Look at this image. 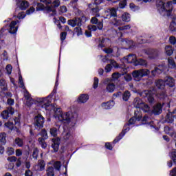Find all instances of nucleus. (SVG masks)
Instances as JSON below:
<instances>
[{"mask_svg": "<svg viewBox=\"0 0 176 176\" xmlns=\"http://www.w3.org/2000/svg\"><path fill=\"white\" fill-rule=\"evenodd\" d=\"M88 30L89 31H97V26L94 25H88Z\"/></svg>", "mask_w": 176, "mask_h": 176, "instance_id": "0e129e2a", "label": "nucleus"}, {"mask_svg": "<svg viewBox=\"0 0 176 176\" xmlns=\"http://www.w3.org/2000/svg\"><path fill=\"white\" fill-rule=\"evenodd\" d=\"M25 18V13H24V12H21L17 15V19H19V20H21Z\"/></svg>", "mask_w": 176, "mask_h": 176, "instance_id": "13d9d810", "label": "nucleus"}, {"mask_svg": "<svg viewBox=\"0 0 176 176\" xmlns=\"http://www.w3.org/2000/svg\"><path fill=\"white\" fill-rule=\"evenodd\" d=\"M7 155H8V156H12V155H14V148H13V147H8L7 148Z\"/></svg>", "mask_w": 176, "mask_h": 176, "instance_id": "603ef678", "label": "nucleus"}, {"mask_svg": "<svg viewBox=\"0 0 176 176\" xmlns=\"http://www.w3.org/2000/svg\"><path fill=\"white\" fill-rule=\"evenodd\" d=\"M60 3V0H54L52 3H50V6L48 5L45 7V10L52 12L53 14H56V8H58Z\"/></svg>", "mask_w": 176, "mask_h": 176, "instance_id": "9b49d317", "label": "nucleus"}, {"mask_svg": "<svg viewBox=\"0 0 176 176\" xmlns=\"http://www.w3.org/2000/svg\"><path fill=\"white\" fill-rule=\"evenodd\" d=\"M140 96L144 98L147 97L148 101L150 104H153L155 101V98H153L155 94H153L152 91H144L140 93Z\"/></svg>", "mask_w": 176, "mask_h": 176, "instance_id": "f8f14e48", "label": "nucleus"}, {"mask_svg": "<svg viewBox=\"0 0 176 176\" xmlns=\"http://www.w3.org/2000/svg\"><path fill=\"white\" fill-rule=\"evenodd\" d=\"M108 46H111V40H109V38H103L98 45V47L100 49H102V47H107Z\"/></svg>", "mask_w": 176, "mask_h": 176, "instance_id": "4be33fe9", "label": "nucleus"}, {"mask_svg": "<svg viewBox=\"0 0 176 176\" xmlns=\"http://www.w3.org/2000/svg\"><path fill=\"white\" fill-rule=\"evenodd\" d=\"M28 6H30V3H28V1H23L19 5V8L21 9V10H25L27 8H28Z\"/></svg>", "mask_w": 176, "mask_h": 176, "instance_id": "f704fd0d", "label": "nucleus"}, {"mask_svg": "<svg viewBox=\"0 0 176 176\" xmlns=\"http://www.w3.org/2000/svg\"><path fill=\"white\" fill-rule=\"evenodd\" d=\"M116 86L113 83H109L106 87V91L108 93H113L115 91Z\"/></svg>", "mask_w": 176, "mask_h": 176, "instance_id": "2f4dec72", "label": "nucleus"}, {"mask_svg": "<svg viewBox=\"0 0 176 176\" xmlns=\"http://www.w3.org/2000/svg\"><path fill=\"white\" fill-rule=\"evenodd\" d=\"M45 123V118L42 115L38 114L34 118V126L37 130H41L43 127Z\"/></svg>", "mask_w": 176, "mask_h": 176, "instance_id": "1a4fd4ad", "label": "nucleus"}, {"mask_svg": "<svg viewBox=\"0 0 176 176\" xmlns=\"http://www.w3.org/2000/svg\"><path fill=\"white\" fill-rule=\"evenodd\" d=\"M6 69L7 71V74L10 75L12 74V69H13V67H12V65H8L6 67Z\"/></svg>", "mask_w": 176, "mask_h": 176, "instance_id": "4d7b16f0", "label": "nucleus"}, {"mask_svg": "<svg viewBox=\"0 0 176 176\" xmlns=\"http://www.w3.org/2000/svg\"><path fill=\"white\" fill-rule=\"evenodd\" d=\"M45 161L39 160L36 166L37 167L36 170H38V171H43V170H45Z\"/></svg>", "mask_w": 176, "mask_h": 176, "instance_id": "7c9ffc66", "label": "nucleus"}, {"mask_svg": "<svg viewBox=\"0 0 176 176\" xmlns=\"http://www.w3.org/2000/svg\"><path fill=\"white\" fill-rule=\"evenodd\" d=\"M14 144L17 145L19 148H21L23 145H24V141L23 139H20L19 138H16L14 140Z\"/></svg>", "mask_w": 176, "mask_h": 176, "instance_id": "e433bc0d", "label": "nucleus"}, {"mask_svg": "<svg viewBox=\"0 0 176 176\" xmlns=\"http://www.w3.org/2000/svg\"><path fill=\"white\" fill-rule=\"evenodd\" d=\"M169 42L171 45H175L176 44V38L174 37V36H171L169 38Z\"/></svg>", "mask_w": 176, "mask_h": 176, "instance_id": "e2e57ef3", "label": "nucleus"}, {"mask_svg": "<svg viewBox=\"0 0 176 176\" xmlns=\"http://www.w3.org/2000/svg\"><path fill=\"white\" fill-rule=\"evenodd\" d=\"M162 104L160 103L157 104L153 109V113H154V115H160V113H162Z\"/></svg>", "mask_w": 176, "mask_h": 176, "instance_id": "cd10ccee", "label": "nucleus"}, {"mask_svg": "<svg viewBox=\"0 0 176 176\" xmlns=\"http://www.w3.org/2000/svg\"><path fill=\"white\" fill-rule=\"evenodd\" d=\"M8 90V83L6 80L1 79L0 80V93H5Z\"/></svg>", "mask_w": 176, "mask_h": 176, "instance_id": "393cba45", "label": "nucleus"}, {"mask_svg": "<svg viewBox=\"0 0 176 176\" xmlns=\"http://www.w3.org/2000/svg\"><path fill=\"white\" fill-rule=\"evenodd\" d=\"M54 167L56 168V170H58L59 171L60 168H61V163L58 161L56 162L54 164Z\"/></svg>", "mask_w": 176, "mask_h": 176, "instance_id": "6e6d98bb", "label": "nucleus"}, {"mask_svg": "<svg viewBox=\"0 0 176 176\" xmlns=\"http://www.w3.org/2000/svg\"><path fill=\"white\" fill-rule=\"evenodd\" d=\"M52 148H53L54 152H57L58 151V146H60V138H56L52 139Z\"/></svg>", "mask_w": 176, "mask_h": 176, "instance_id": "5701e85b", "label": "nucleus"}, {"mask_svg": "<svg viewBox=\"0 0 176 176\" xmlns=\"http://www.w3.org/2000/svg\"><path fill=\"white\" fill-rule=\"evenodd\" d=\"M50 133L52 137H56L57 135V129L55 127L52 128Z\"/></svg>", "mask_w": 176, "mask_h": 176, "instance_id": "864d4df0", "label": "nucleus"}, {"mask_svg": "<svg viewBox=\"0 0 176 176\" xmlns=\"http://www.w3.org/2000/svg\"><path fill=\"white\" fill-rule=\"evenodd\" d=\"M164 131L166 134H169V135L173 136L174 135V131L173 129L168 127V126H165L164 127Z\"/></svg>", "mask_w": 176, "mask_h": 176, "instance_id": "79ce46f5", "label": "nucleus"}, {"mask_svg": "<svg viewBox=\"0 0 176 176\" xmlns=\"http://www.w3.org/2000/svg\"><path fill=\"white\" fill-rule=\"evenodd\" d=\"M110 24L114 27H119L123 25V21H122L120 17H118V14H116V16H113L111 19Z\"/></svg>", "mask_w": 176, "mask_h": 176, "instance_id": "4468645a", "label": "nucleus"}, {"mask_svg": "<svg viewBox=\"0 0 176 176\" xmlns=\"http://www.w3.org/2000/svg\"><path fill=\"white\" fill-rule=\"evenodd\" d=\"M156 8L157 12L162 14V16H171L173 12V2L168 1L164 3L162 0H156Z\"/></svg>", "mask_w": 176, "mask_h": 176, "instance_id": "7ed1b4c3", "label": "nucleus"}, {"mask_svg": "<svg viewBox=\"0 0 176 176\" xmlns=\"http://www.w3.org/2000/svg\"><path fill=\"white\" fill-rule=\"evenodd\" d=\"M129 8H130L131 10H132L133 12H135V10H138L140 9V7L135 6L133 3H131L129 4Z\"/></svg>", "mask_w": 176, "mask_h": 176, "instance_id": "8fccbe9b", "label": "nucleus"}, {"mask_svg": "<svg viewBox=\"0 0 176 176\" xmlns=\"http://www.w3.org/2000/svg\"><path fill=\"white\" fill-rule=\"evenodd\" d=\"M164 82L165 85L169 86V87H174L175 86V81L173 77H166Z\"/></svg>", "mask_w": 176, "mask_h": 176, "instance_id": "a878e982", "label": "nucleus"}, {"mask_svg": "<svg viewBox=\"0 0 176 176\" xmlns=\"http://www.w3.org/2000/svg\"><path fill=\"white\" fill-rule=\"evenodd\" d=\"M93 86H94V89H97V87H98V78H97V77L94 78Z\"/></svg>", "mask_w": 176, "mask_h": 176, "instance_id": "774afa93", "label": "nucleus"}, {"mask_svg": "<svg viewBox=\"0 0 176 176\" xmlns=\"http://www.w3.org/2000/svg\"><path fill=\"white\" fill-rule=\"evenodd\" d=\"M15 129H19L20 127V117H16L14 120Z\"/></svg>", "mask_w": 176, "mask_h": 176, "instance_id": "de8ad7c7", "label": "nucleus"}, {"mask_svg": "<svg viewBox=\"0 0 176 176\" xmlns=\"http://www.w3.org/2000/svg\"><path fill=\"white\" fill-rule=\"evenodd\" d=\"M115 105V102L113 100H110L109 102H103L101 104L103 109H111Z\"/></svg>", "mask_w": 176, "mask_h": 176, "instance_id": "b1692460", "label": "nucleus"}, {"mask_svg": "<svg viewBox=\"0 0 176 176\" xmlns=\"http://www.w3.org/2000/svg\"><path fill=\"white\" fill-rule=\"evenodd\" d=\"M151 74V71L148 69H140L138 70H135L132 72V76L133 79L136 82H140L142 78L144 76H148Z\"/></svg>", "mask_w": 176, "mask_h": 176, "instance_id": "423d86ee", "label": "nucleus"}, {"mask_svg": "<svg viewBox=\"0 0 176 176\" xmlns=\"http://www.w3.org/2000/svg\"><path fill=\"white\" fill-rule=\"evenodd\" d=\"M169 28L172 32H176V16L172 17Z\"/></svg>", "mask_w": 176, "mask_h": 176, "instance_id": "c85d7f7f", "label": "nucleus"}, {"mask_svg": "<svg viewBox=\"0 0 176 176\" xmlns=\"http://www.w3.org/2000/svg\"><path fill=\"white\" fill-rule=\"evenodd\" d=\"M104 0H95L94 3L89 4V8H90V13L92 14L96 17H100V9L97 6V5H100V3H102Z\"/></svg>", "mask_w": 176, "mask_h": 176, "instance_id": "0eeeda50", "label": "nucleus"}, {"mask_svg": "<svg viewBox=\"0 0 176 176\" xmlns=\"http://www.w3.org/2000/svg\"><path fill=\"white\" fill-rule=\"evenodd\" d=\"M121 17H122V22L125 21V23H129V21H130V19H131L130 14L127 12H124V14H122Z\"/></svg>", "mask_w": 176, "mask_h": 176, "instance_id": "c9c22d12", "label": "nucleus"}, {"mask_svg": "<svg viewBox=\"0 0 176 176\" xmlns=\"http://www.w3.org/2000/svg\"><path fill=\"white\" fill-rule=\"evenodd\" d=\"M174 118L176 119V109L173 111V113L169 112L166 115V122L167 123H173V122H174Z\"/></svg>", "mask_w": 176, "mask_h": 176, "instance_id": "6ab92c4d", "label": "nucleus"}, {"mask_svg": "<svg viewBox=\"0 0 176 176\" xmlns=\"http://www.w3.org/2000/svg\"><path fill=\"white\" fill-rule=\"evenodd\" d=\"M168 65L169 68H175V62L174 61V59L169 58L168 59Z\"/></svg>", "mask_w": 176, "mask_h": 176, "instance_id": "ea45409f", "label": "nucleus"}, {"mask_svg": "<svg viewBox=\"0 0 176 176\" xmlns=\"http://www.w3.org/2000/svg\"><path fill=\"white\" fill-rule=\"evenodd\" d=\"M166 66L164 65H160L157 67H155L154 70L151 71V74L153 76H157L160 74H162L166 69Z\"/></svg>", "mask_w": 176, "mask_h": 176, "instance_id": "a211bd4d", "label": "nucleus"}, {"mask_svg": "<svg viewBox=\"0 0 176 176\" xmlns=\"http://www.w3.org/2000/svg\"><path fill=\"white\" fill-rule=\"evenodd\" d=\"M110 65H112V67H113V68H122V75H124V74H127V67H126V65H119V64H118V63H116V61L113 60H111L110 62Z\"/></svg>", "mask_w": 176, "mask_h": 176, "instance_id": "2eb2a0df", "label": "nucleus"}, {"mask_svg": "<svg viewBox=\"0 0 176 176\" xmlns=\"http://www.w3.org/2000/svg\"><path fill=\"white\" fill-rule=\"evenodd\" d=\"M165 53L167 56H171L173 53H174V50H173V47L170 45H166L165 47Z\"/></svg>", "mask_w": 176, "mask_h": 176, "instance_id": "4c0bfd02", "label": "nucleus"}, {"mask_svg": "<svg viewBox=\"0 0 176 176\" xmlns=\"http://www.w3.org/2000/svg\"><path fill=\"white\" fill-rule=\"evenodd\" d=\"M149 58H156L159 56V51L157 50H148L146 52Z\"/></svg>", "mask_w": 176, "mask_h": 176, "instance_id": "412c9836", "label": "nucleus"}, {"mask_svg": "<svg viewBox=\"0 0 176 176\" xmlns=\"http://www.w3.org/2000/svg\"><path fill=\"white\" fill-rule=\"evenodd\" d=\"M6 127L7 129H9L10 130H13L14 129V124L12 121H8V122L5 123Z\"/></svg>", "mask_w": 176, "mask_h": 176, "instance_id": "c03bdc74", "label": "nucleus"}, {"mask_svg": "<svg viewBox=\"0 0 176 176\" xmlns=\"http://www.w3.org/2000/svg\"><path fill=\"white\" fill-rule=\"evenodd\" d=\"M38 153V148H34L33 154H32V156H33L34 159H37Z\"/></svg>", "mask_w": 176, "mask_h": 176, "instance_id": "680f3d73", "label": "nucleus"}, {"mask_svg": "<svg viewBox=\"0 0 176 176\" xmlns=\"http://www.w3.org/2000/svg\"><path fill=\"white\" fill-rule=\"evenodd\" d=\"M14 113V109H12V107H10L7 109V110H4L1 113V117L3 119H8L9 115H13Z\"/></svg>", "mask_w": 176, "mask_h": 176, "instance_id": "f3484780", "label": "nucleus"}, {"mask_svg": "<svg viewBox=\"0 0 176 176\" xmlns=\"http://www.w3.org/2000/svg\"><path fill=\"white\" fill-rule=\"evenodd\" d=\"M155 85L158 89H164L166 86L165 81H163V80H158L155 82Z\"/></svg>", "mask_w": 176, "mask_h": 176, "instance_id": "72a5a7b5", "label": "nucleus"}, {"mask_svg": "<svg viewBox=\"0 0 176 176\" xmlns=\"http://www.w3.org/2000/svg\"><path fill=\"white\" fill-rule=\"evenodd\" d=\"M169 156L170 159L173 160V163L176 164V150H173L170 153Z\"/></svg>", "mask_w": 176, "mask_h": 176, "instance_id": "58836bf2", "label": "nucleus"}, {"mask_svg": "<svg viewBox=\"0 0 176 176\" xmlns=\"http://www.w3.org/2000/svg\"><path fill=\"white\" fill-rule=\"evenodd\" d=\"M135 65H142V67H146L148 65V62L146 60L142 58L136 59V62L135 63Z\"/></svg>", "mask_w": 176, "mask_h": 176, "instance_id": "c756f323", "label": "nucleus"}, {"mask_svg": "<svg viewBox=\"0 0 176 176\" xmlns=\"http://www.w3.org/2000/svg\"><path fill=\"white\" fill-rule=\"evenodd\" d=\"M135 108L142 109L144 112H149L150 108L148 104H144L140 98H135L133 101Z\"/></svg>", "mask_w": 176, "mask_h": 176, "instance_id": "6e6552de", "label": "nucleus"}, {"mask_svg": "<svg viewBox=\"0 0 176 176\" xmlns=\"http://www.w3.org/2000/svg\"><path fill=\"white\" fill-rule=\"evenodd\" d=\"M124 80H126V82H130V80H131L132 77H131V75L128 74H126L124 76Z\"/></svg>", "mask_w": 176, "mask_h": 176, "instance_id": "69168bd1", "label": "nucleus"}, {"mask_svg": "<svg viewBox=\"0 0 176 176\" xmlns=\"http://www.w3.org/2000/svg\"><path fill=\"white\" fill-rule=\"evenodd\" d=\"M41 137H43L41 138H43L44 140H47V132L46 131V130L43 129L41 132Z\"/></svg>", "mask_w": 176, "mask_h": 176, "instance_id": "5fc2aeb1", "label": "nucleus"}, {"mask_svg": "<svg viewBox=\"0 0 176 176\" xmlns=\"http://www.w3.org/2000/svg\"><path fill=\"white\" fill-rule=\"evenodd\" d=\"M129 126H130L129 124H126V125L124 126V129L122 130L121 133L114 140V144H116V142H119V141H120V140H122V138L124 137L126 133H127V131H129L130 127Z\"/></svg>", "mask_w": 176, "mask_h": 176, "instance_id": "ddd939ff", "label": "nucleus"}, {"mask_svg": "<svg viewBox=\"0 0 176 176\" xmlns=\"http://www.w3.org/2000/svg\"><path fill=\"white\" fill-rule=\"evenodd\" d=\"M131 28V25H126L124 26H121L118 28L119 31H127Z\"/></svg>", "mask_w": 176, "mask_h": 176, "instance_id": "09e8293b", "label": "nucleus"}, {"mask_svg": "<svg viewBox=\"0 0 176 176\" xmlns=\"http://www.w3.org/2000/svg\"><path fill=\"white\" fill-rule=\"evenodd\" d=\"M131 96V94H130V91H126L122 95V99L124 101H129V98H130Z\"/></svg>", "mask_w": 176, "mask_h": 176, "instance_id": "a19ab883", "label": "nucleus"}, {"mask_svg": "<svg viewBox=\"0 0 176 176\" xmlns=\"http://www.w3.org/2000/svg\"><path fill=\"white\" fill-rule=\"evenodd\" d=\"M89 101V95L87 94H82L78 98V102L80 104H85V102H87Z\"/></svg>", "mask_w": 176, "mask_h": 176, "instance_id": "bb28decb", "label": "nucleus"}, {"mask_svg": "<svg viewBox=\"0 0 176 176\" xmlns=\"http://www.w3.org/2000/svg\"><path fill=\"white\" fill-rule=\"evenodd\" d=\"M126 5H127V1L126 0L121 1L119 3V8L120 9H124Z\"/></svg>", "mask_w": 176, "mask_h": 176, "instance_id": "3c124183", "label": "nucleus"}, {"mask_svg": "<svg viewBox=\"0 0 176 176\" xmlns=\"http://www.w3.org/2000/svg\"><path fill=\"white\" fill-rule=\"evenodd\" d=\"M19 83L20 85V87L23 89V94L24 97L26 100V104L28 107H31L32 104H34V99L31 98V94L28 93V91L25 89V87L24 86V81L23 80V76H21V73H19Z\"/></svg>", "mask_w": 176, "mask_h": 176, "instance_id": "39448f33", "label": "nucleus"}, {"mask_svg": "<svg viewBox=\"0 0 176 176\" xmlns=\"http://www.w3.org/2000/svg\"><path fill=\"white\" fill-rule=\"evenodd\" d=\"M104 71L107 73L111 72V71H112V66L111 65V64H107L106 65V67H104Z\"/></svg>", "mask_w": 176, "mask_h": 176, "instance_id": "bf43d9fd", "label": "nucleus"}, {"mask_svg": "<svg viewBox=\"0 0 176 176\" xmlns=\"http://www.w3.org/2000/svg\"><path fill=\"white\" fill-rule=\"evenodd\" d=\"M0 142L6 144V134L5 133H0Z\"/></svg>", "mask_w": 176, "mask_h": 176, "instance_id": "a18cd8bd", "label": "nucleus"}, {"mask_svg": "<svg viewBox=\"0 0 176 176\" xmlns=\"http://www.w3.org/2000/svg\"><path fill=\"white\" fill-rule=\"evenodd\" d=\"M38 142H39L40 145H41V148H43V149H45L46 148L47 144H46V142H45V139H43L42 138H39Z\"/></svg>", "mask_w": 176, "mask_h": 176, "instance_id": "49530a36", "label": "nucleus"}, {"mask_svg": "<svg viewBox=\"0 0 176 176\" xmlns=\"http://www.w3.org/2000/svg\"><path fill=\"white\" fill-rule=\"evenodd\" d=\"M66 38H67V32H63L62 33H60V41L62 42H64Z\"/></svg>", "mask_w": 176, "mask_h": 176, "instance_id": "052dcab7", "label": "nucleus"}, {"mask_svg": "<svg viewBox=\"0 0 176 176\" xmlns=\"http://www.w3.org/2000/svg\"><path fill=\"white\" fill-rule=\"evenodd\" d=\"M116 9H108L107 10L104 11V19H111V17H116Z\"/></svg>", "mask_w": 176, "mask_h": 176, "instance_id": "dca6fc26", "label": "nucleus"}, {"mask_svg": "<svg viewBox=\"0 0 176 176\" xmlns=\"http://www.w3.org/2000/svg\"><path fill=\"white\" fill-rule=\"evenodd\" d=\"M62 140L65 141H68L69 140H72V133L71 131H64L61 135Z\"/></svg>", "mask_w": 176, "mask_h": 176, "instance_id": "aec40b11", "label": "nucleus"}, {"mask_svg": "<svg viewBox=\"0 0 176 176\" xmlns=\"http://www.w3.org/2000/svg\"><path fill=\"white\" fill-rule=\"evenodd\" d=\"M120 61L123 64H134V65H135L137 56H135V54H129L121 59Z\"/></svg>", "mask_w": 176, "mask_h": 176, "instance_id": "9d476101", "label": "nucleus"}, {"mask_svg": "<svg viewBox=\"0 0 176 176\" xmlns=\"http://www.w3.org/2000/svg\"><path fill=\"white\" fill-rule=\"evenodd\" d=\"M49 97L50 96L38 99V101L40 105H41V108H44L45 111L53 109L54 117L60 123H64L65 124L71 123V120L75 118L74 113L72 111L64 112L61 110V108L53 107V105L50 104L51 101L49 100Z\"/></svg>", "mask_w": 176, "mask_h": 176, "instance_id": "f257e3e1", "label": "nucleus"}, {"mask_svg": "<svg viewBox=\"0 0 176 176\" xmlns=\"http://www.w3.org/2000/svg\"><path fill=\"white\" fill-rule=\"evenodd\" d=\"M45 171L47 176H54V168L53 166H47Z\"/></svg>", "mask_w": 176, "mask_h": 176, "instance_id": "473e14b6", "label": "nucleus"}, {"mask_svg": "<svg viewBox=\"0 0 176 176\" xmlns=\"http://www.w3.org/2000/svg\"><path fill=\"white\" fill-rule=\"evenodd\" d=\"M67 7L65 6H60L59 9V12L60 13H67Z\"/></svg>", "mask_w": 176, "mask_h": 176, "instance_id": "338daca9", "label": "nucleus"}, {"mask_svg": "<svg viewBox=\"0 0 176 176\" xmlns=\"http://www.w3.org/2000/svg\"><path fill=\"white\" fill-rule=\"evenodd\" d=\"M87 19L85 16H81L80 18H75L73 19H70L67 21V24L71 25V27H76L75 28L76 32H77V35H82V28L80 26L82 24H85Z\"/></svg>", "mask_w": 176, "mask_h": 176, "instance_id": "20e7f679", "label": "nucleus"}, {"mask_svg": "<svg viewBox=\"0 0 176 176\" xmlns=\"http://www.w3.org/2000/svg\"><path fill=\"white\" fill-rule=\"evenodd\" d=\"M140 120H142V122H145L143 124H146L147 127H149L151 129H153V131L159 130V128L157 126V124H159L158 120H152L148 116H145L142 118V116H141V113H138V111H135V117L129 120L128 124H134L135 122H140Z\"/></svg>", "mask_w": 176, "mask_h": 176, "instance_id": "f03ea898", "label": "nucleus"}, {"mask_svg": "<svg viewBox=\"0 0 176 176\" xmlns=\"http://www.w3.org/2000/svg\"><path fill=\"white\" fill-rule=\"evenodd\" d=\"M123 44L126 45V46L129 48H131L133 47V46H135L134 42L131 40L124 41H123Z\"/></svg>", "mask_w": 176, "mask_h": 176, "instance_id": "37998d69", "label": "nucleus"}]
</instances>
